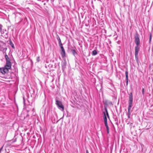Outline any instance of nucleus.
Listing matches in <instances>:
<instances>
[{
  "label": "nucleus",
  "mask_w": 153,
  "mask_h": 153,
  "mask_svg": "<svg viewBox=\"0 0 153 153\" xmlns=\"http://www.w3.org/2000/svg\"><path fill=\"white\" fill-rule=\"evenodd\" d=\"M6 62L4 67L0 68V72L3 74L8 73L9 70L11 68L12 63L11 59L8 56H6L5 58Z\"/></svg>",
  "instance_id": "obj_1"
},
{
  "label": "nucleus",
  "mask_w": 153,
  "mask_h": 153,
  "mask_svg": "<svg viewBox=\"0 0 153 153\" xmlns=\"http://www.w3.org/2000/svg\"><path fill=\"white\" fill-rule=\"evenodd\" d=\"M134 41L136 46L135 48V55H138V52L140 51L139 46L140 44V39L139 35L137 32L135 33L134 36Z\"/></svg>",
  "instance_id": "obj_2"
},
{
  "label": "nucleus",
  "mask_w": 153,
  "mask_h": 153,
  "mask_svg": "<svg viewBox=\"0 0 153 153\" xmlns=\"http://www.w3.org/2000/svg\"><path fill=\"white\" fill-rule=\"evenodd\" d=\"M56 104L58 108L62 111L64 110V106L63 105L61 101L57 100H56Z\"/></svg>",
  "instance_id": "obj_3"
},
{
  "label": "nucleus",
  "mask_w": 153,
  "mask_h": 153,
  "mask_svg": "<svg viewBox=\"0 0 153 153\" xmlns=\"http://www.w3.org/2000/svg\"><path fill=\"white\" fill-rule=\"evenodd\" d=\"M133 95L132 93H131L129 96L128 105L132 106L133 104Z\"/></svg>",
  "instance_id": "obj_4"
},
{
  "label": "nucleus",
  "mask_w": 153,
  "mask_h": 153,
  "mask_svg": "<svg viewBox=\"0 0 153 153\" xmlns=\"http://www.w3.org/2000/svg\"><path fill=\"white\" fill-rule=\"evenodd\" d=\"M103 120L105 125L107 124V118L105 112H104Z\"/></svg>",
  "instance_id": "obj_5"
},
{
  "label": "nucleus",
  "mask_w": 153,
  "mask_h": 153,
  "mask_svg": "<svg viewBox=\"0 0 153 153\" xmlns=\"http://www.w3.org/2000/svg\"><path fill=\"white\" fill-rule=\"evenodd\" d=\"M60 54L62 58H64L66 57V53L65 50H62Z\"/></svg>",
  "instance_id": "obj_6"
},
{
  "label": "nucleus",
  "mask_w": 153,
  "mask_h": 153,
  "mask_svg": "<svg viewBox=\"0 0 153 153\" xmlns=\"http://www.w3.org/2000/svg\"><path fill=\"white\" fill-rule=\"evenodd\" d=\"M7 48H3L2 49V51H3V53L4 54V58H5L6 57V56H8V55L6 53V51L7 50Z\"/></svg>",
  "instance_id": "obj_7"
},
{
  "label": "nucleus",
  "mask_w": 153,
  "mask_h": 153,
  "mask_svg": "<svg viewBox=\"0 0 153 153\" xmlns=\"http://www.w3.org/2000/svg\"><path fill=\"white\" fill-rule=\"evenodd\" d=\"M125 75L126 81H128V72L127 70H126L125 72Z\"/></svg>",
  "instance_id": "obj_8"
},
{
  "label": "nucleus",
  "mask_w": 153,
  "mask_h": 153,
  "mask_svg": "<svg viewBox=\"0 0 153 153\" xmlns=\"http://www.w3.org/2000/svg\"><path fill=\"white\" fill-rule=\"evenodd\" d=\"M132 106H128V114H129V115H131V112L132 111H131V109Z\"/></svg>",
  "instance_id": "obj_9"
},
{
  "label": "nucleus",
  "mask_w": 153,
  "mask_h": 153,
  "mask_svg": "<svg viewBox=\"0 0 153 153\" xmlns=\"http://www.w3.org/2000/svg\"><path fill=\"white\" fill-rule=\"evenodd\" d=\"M135 60H136L137 64H138L139 63V58H138V55H135Z\"/></svg>",
  "instance_id": "obj_10"
},
{
  "label": "nucleus",
  "mask_w": 153,
  "mask_h": 153,
  "mask_svg": "<svg viewBox=\"0 0 153 153\" xmlns=\"http://www.w3.org/2000/svg\"><path fill=\"white\" fill-rule=\"evenodd\" d=\"M105 114H106V116H107V117L109 118V114H108V112L107 109L106 108H105Z\"/></svg>",
  "instance_id": "obj_11"
},
{
  "label": "nucleus",
  "mask_w": 153,
  "mask_h": 153,
  "mask_svg": "<svg viewBox=\"0 0 153 153\" xmlns=\"http://www.w3.org/2000/svg\"><path fill=\"white\" fill-rule=\"evenodd\" d=\"M105 127L106 128L107 133V134H109V128L108 127V124H106V125H105Z\"/></svg>",
  "instance_id": "obj_12"
},
{
  "label": "nucleus",
  "mask_w": 153,
  "mask_h": 153,
  "mask_svg": "<svg viewBox=\"0 0 153 153\" xmlns=\"http://www.w3.org/2000/svg\"><path fill=\"white\" fill-rule=\"evenodd\" d=\"M9 44L13 49H14L15 48V47L14 46V44L11 41H10Z\"/></svg>",
  "instance_id": "obj_13"
},
{
  "label": "nucleus",
  "mask_w": 153,
  "mask_h": 153,
  "mask_svg": "<svg viewBox=\"0 0 153 153\" xmlns=\"http://www.w3.org/2000/svg\"><path fill=\"white\" fill-rule=\"evenodd\" d=\"M97 54V53L96 50H94L92 51V55L93 56H95Z\"/></svg>",
  "instance_id": "obj_14"
},
{
  "label": "nucleus",
  "mask_w": 153,
  "mask_h": 153,
  "mask_svg": "<svg viewBox=\"0 0 153 153\" xmlns=\"http://www.w3.org/2000/svg\"><path fill=\"white\" fill-rule=\"evenodd\" d=\"M72 53L74 55V56H75V55L76 54H77V53L76 52V51L74 50H72Z\"/></svg>",
  "instance_id": "obj_15"
},
{
  "label": "nucleus",
  "mask_w": 153,
  "mask_h": 153,
  "mask_svg": "<svg viewBox=\"0 0 153 153\" xmlns=\"http://www.w3.org/2000/svg\"><path fill=\"white\" fill-rule=\"evenodd\" d=\"M57 40L58 41L59 43H60V42H61V39H60V37H59V36H58V37H57Z\"/></svg>",
  "instance_id": "obj_16"
},
{
  "label": "nucleus",
  "mask_w": 153,
  "mask_h": 153,
  "mask_svg": "<svg viewBox=\"0 0 153 153\" xmlns=\"http://www.w3.org/2000/svg\"><path fill=\"white\" fill-rule=\"evenodd\" d=\"M36 61L38 62L40 61V57L39 56H38L36 58Z\"/></svg>",
  "instance_id": "obj_17"
},
{
  "label": "nucleus",
  "mask_w": 153,
  "mask_h": 153,
  "mask_svg": "<svg viewBox=\"0 0 153 153\" xmlns=\"http://www.w3.org/2000/svg\"><path fill=\"white\" fill-rule=\"evenodd\" d=\"M0 33H1V34H3L4 33V30H2V29H1V30H0Z\"/></svg>",
  "instance_id": "obj_18"
},
{
  "label": "nucleus",
  "mask_w": 153,
  "mask_h": 153,
  "mask_svg": "<svg viewBox=\"0 0 153 153\" xmlns=\"http://www.w3.org/2000/svg\"><path fill=\"white\" fill-rule=\"evenodd\" d=\"M152 35L151 34H150V36H149V41L150 42L151 41V39H152Z\"/></svg>",
  "instance_id": "obj_19"
},
{
  "label": "nucleus",
  "mask_w": 153,
  "mask_h": 153,
  "mask_svg": "<svg viewBox=\"0 0 153 153\" xmlns=\"http://www.w3.org/2000/svg\"><path fill=\"white\" fill-rule=\"evenodd\" d=\"M142 93L143 95L144 94V88H143L142 89Z\"/></svg>",
  "instance_id": "obj_20"
},
{
  "label": "nucleus",
  "mask_w": 153,
  "mask_h": 153,
  "mask_svg": "<svg viewBox=\"0 0 153 153\" xmlns=\"http://www.w3.org/2000/svg\"><path fill=\"white\" fill-rule=\"evenodd\" d=\"M59 46L61 47V46H62V43L61 42H60V43H59Z\"/></svg>",
  "instance_id": "obj_21"
},
{
  "label": "nucleus",
  "mask_w": 153,
  "mask_h": 153,
  "mask_svg": "<svg viewBox=\"0 0 153 153\" xmlns=\"http://www.w3.org/2000/svg\"><path fill=\"white\" fill-rule=\"evenodd\" d=\"M3 146H2L1 147V148L0 149V153H1V152L3 149Z\"/></svg>",
  "instance_id": "obj_22"
},
{
  "label": "nucleus",
  "mask_w": 153,
  "mask_h": 153,
  "mask_svg": "<svg viewBox=\"0 0 153 153\" xmlns=\"http://www.w3.org/2000/svg\"><path fill=\"white\" fill-rule=\"evenodd\" d=\"M60 48H61V51L62 50H64V48L63 46H61V47H60Z\"/></svg>",
  "instance_id": "obj_23"
},
{
  "label": "nucleus",
  "mask_w": 153,
  "mask_h": 153,
  "mask_svg": "<svg viewBox=\"0 0 153 153\" xmlns=\"http://www.w3.org/2000/svg\"><path fill=\"white\" fill-rule=\"evenodd\" d=\"M2 25L0 24V30H1V29L2 28Z\"/></svg>",
  "instance_id": "obj_24"
},
{
  "label": "nucleus",
  "mask_w": 153,
  "mask_h": 153,
  "mask_svg": "<svg viewBox=\"0 0 153 153\" xmlns=\"http://www.w3.org/2000/svg\"><path fill=\"white\" fill-rule=\"evenodd\" d=\"M23 99L24 103V104H25V98L24 97H23Z\"/></svg>",
  "instance_id": "obj_25"
},
{
  "label": "nucleus",
  "mask_w": 153,
  "mask_h": 153,
  "mask_svg": "<svg viewBox=\"0 0 153 153\" xmlns=\"http://www.w3.org/2000/svg\"><path fill=\"white\" fill-rule=\"evenodd\" d=\"M1 45H0V51H2V48H1Z\"/></svg>",
  "instance_id": "obj_26"
},
{
  "label": "nucleus",
  "mask_w": 153,
  "mask_h": 153,
  "mask_svg": "<svg viewBox=\"0 0 153 153\" xmlns=\"http://www.w3.org/2000/svg\"><path fill=\"white\" fill-rule=\"evenodd\" d=\"M128 81H126V85L127 86L128 85Z\"/></svg>",
  "instance_id": "obj_27"
},
{
  "label": "nucleus",
  "mask_w": 153,
  "mask_h": 153,
  "mask_svg": "<svg viewBox=\"0 0 153 153\" xmlns=\"http://www.w3.org/2000/svg\"><path fill=\"white\" fill-rule=\"evenodd\" d=\"M130 115H129V114H128V118H130Z\"/></svg>",
  "instance_id": "obj_28"
},
{
  "label": "nucleus",
  "mask_w": 153,
  "mask_h": 153,
  "mask_svg": "<svg viewBox=\"0 0 153 153\" xmlns=\"http://www.w3.org/2000/svg\"><path fill=\"white\" fill-rule=\"evenodd\" d=\"M86 153H89L88 151L87 150L86 151Z\"/></svg>",
  "instance_id": "obj_29"
},
{
  "label": "nucleus",
  "mask_w": 153,
  "mask_h": 153,
  "mask_svg": "<svg viewBox=\"0 0 153 153\" xmlns=\"http://www.w3.org/2000/svg\"><path fill=\"white\" fill-rule=\"evenodd\" d=\"M0 42L2 43V44H3V45H5V44L4 43H3V42Z\"/></svg>",
  "instance_id": "obj_30"
},
{
  "label": "nucleus",
  "mask_w": 153,
  "mask_h": 153,
  "mask_svg": "<svg viewBox=\"0 0 153 153\" xmlns=\"http://www.w3.org/2000/svg\"><path fill=\"white\" fill-rule=\"evenodd\" d=\"M33 110H34V108H33V109H32V110H33Z\"/></svg>",
  "instance_id": "obj_31"
},
{
  "label": "nucleus",
  "mask_w": 153,
  "mask_h": 153,
  "mask_svg": "<svg viewBox=\"0 0 153 153\" xmlns=\"http://www.w3.org/2000/svg\"><path fill=\"white\" fill-rule=\"evenodd\" d=\"M38 1H39L40 0H37Z\"/></svg>",
  "instance_id": "obj_32"
}]
</instances>
